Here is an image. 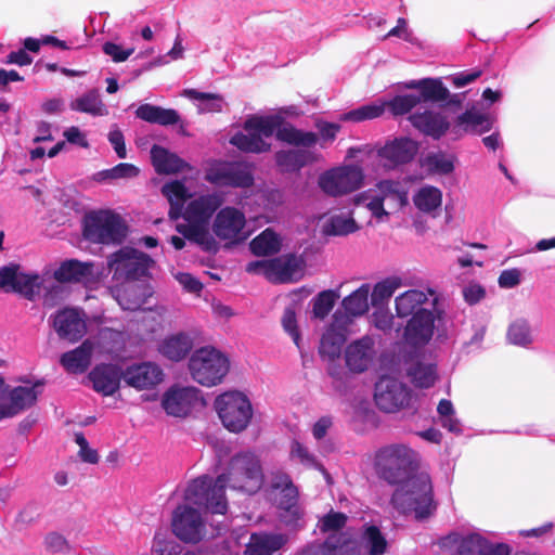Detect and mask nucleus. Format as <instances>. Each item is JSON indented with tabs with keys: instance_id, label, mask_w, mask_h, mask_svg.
Instances as JSON below:
<instances>
[{
	"instance_id": "f257e3e1",
	"label": "nucleus",
	"mask_w": 555,
	"mask_h": 555,
	"mask_svg": "<svg viewBox=\"0 0 555 555\" xmlns=\"http://www.w3.org/2000/svg\"><path fill=\"white\" fill-rule=\"evenodd\" d=\"M243 129L247 133L236 132L231 137L230 144L244 153L260 154L270 151L271 144L267 143L262 137L270 138L274 133L279 141L294 146L311 147L319 140L317 133L302 131L291 124H285L283 117L279 115H251L245 120Z\"/></svg>"
},
{
	"instance_id": "f03ea898",
	"label": "nucleus",
	"mask_w": 555,
	"mask_h": 555,
	"mask_svg": "<svg viewBox=\"0 0 555 555\" xmlns=\"http://www.w3.org/2000/svg\"><path fill=\"white\" fill-rule=\"evenodd\" d=\"M396 487L390 498V504L398 513L413 514L416 520H425L437 511L429 475L416 472Z\"/></svg>"
},
{
	"instance_id": "7ed1b4c3",
	"label": "nucleus",
	"mask_w": 555,
	"mask_h": 555,
	"mask_svg": "<svg viewBox=\"0 0 555 555\" xmlns=\"http://www.w3.org/2000/svg\"><path fill=\"white\" fill-rule=\"evenodd\" d=\"M373 467L379 479L396 486L418 472L420 459L408 444L391 443L376 450Z\"/></svg>"
},
{
	"instance_id": "20e7f679",
	"label": "nucleus",
	"mask_w": 555,
	"mask_h": 555,
	"mask_svg": "<svg viewBox=\"0 0 555 555\" xmlns=\"http://www.w3.org/2000/svg\"><path fill=\"white\" fill-rule=\"evenodd\" d=\"M225 488L227 479L224 475H219L215 480L204 475L189 483L184 500L198 507H205L212 514L224 515L228 511Z\"/></svg>"
},
{
	"instance_id": "39448f33",
	"label": "nucleus",
	"mask_w": 555,
	"mask_h": 555,
	"mask_svg": "<svg viewBox=\"0 0 555 555\" xmlns=\"http://www.w3.org/2000/svg\"><path fill=\"white\" fill-rule=\"evenodd\" d=\"M155 260L147 254L125 246L107 257V267L113 273V280L122 282L139 281L150 276V270Z\"/></svg>"
},
{
	"instance_id": "423d86ee",
	"label": "nucleus",
	"mask_w": 555,
	"mask_h": 555,
	"mask_svg": "<svg viewBox=\"0 0 555 555\" xmlns=\"http://www.w3.org/2000/svg\"><path fill=\"white\" fill-rule=\"evenodd\" d=\"M229 369V359L214 347H202L195 350L189 360L192 378L206 387L220 384Z\"/></svg>"
},
{
	"instance_id": "0eeeda50",
	"label": "nucleus",
	"mask_w": 555,
	"mask_h": 555,
	"mask_svg": "<svg viewBox=\"0 0 555 555\" xmlns=\"http://www.w3.org/2000/svg\"><path fill=\"white\" fill-rule=\"evenodd\" d=\"M227 486L234 490L256 493L263 485V473L259 459L251 452L234 455L229 463L228 472L223 474Z\"/></svg>"
},
{
	"instance_id": "6e6552de",
	"label": "nucleus",
	"mask_w": 555,
	"mask_h": 555,
	"mask_svg": "<svg viewBox=\"0 0 555 555\" xmlns=\"http://www.w3.org/2000/svg\"><path fill=\"white\" fill-rule=\"evenodd\" d=\"M128 233L124 219L111 210L88 215L83 224V236L96 244H121Z\"/></svg>"
},
{
	"instance_id": "1a4fd4ad",
	"label": "nucleus",
	"mask_w": 555,
	"mask_h": 555,
	"mask_svg": "<svg viewBox=\"0 0 555 555\" xmlns=\"http://www.w3.org/2000/svg\"><path fill=\"white\" fill-rule=\"evenodd\" d=\"M215 408L223 426L231 433H241L253 418V406L241 391L232 390L219 395Z\"/></svg>"
},
{
	"instance_id": "9d476101",
	"label": "nucleus",
	"mask_w": 555,
	"mask_h": 555,
	"mask_svg": "<svg viewBox=\"0 0 555 555\" xmlns=\"http://www.w3.org/2000/svg\"><path fill=\"white\" fill-rule=\"evenodd\" d=\"M205 179L211 184L247 189L254 185L253 165L243 162H221L212 165Z\"/></svg>"
},
{
	"instance_id": "9b49d317",
	"label": "nucleus",
	"mask_w": 555,
	"mask_h": 555,
	"mask_svg": "<svg viewBox=\"0 0 555 555\" xmlns=\"http://www.w3.org/2000/svg\"><path fill=\"white\" fill-rule=\"evenodd\" d=\"M364 180L361 167L341 166L323 173L319 179L322 191L331 196H341L359 190Z\"/></svg>"
},
{
	"instance_id": "f8f14e48",
	"label": "nucleus",
	"mask_w": 555,
	"mask_h": 555,
	"mask_svg": "<svg viewBox=\"0 0 555 555\" xmlns=\"http://www.w3.org/2000/svg\"><path fill=\"white\" fill-rule=\"evenodd\" d=\"M443 311L434 308L423 309L414 313L406 322L402 339L412 348H423L431 339L436 330V321L442 318Z\"/></svg>"
},
{
	"instance_id": "ddd939ff",
	"label": "nucleus",
	"mask_w": 555,
	"mask_h": 555,
	"mask_svg": "<svg viewBox=\"0 0 555 555\" xmlns=\"http://www.w3.org/2000/svg\"><path fill=\"white\" fill-rule=\"evenodd\" d=\"M412 391L403 383L389 376H383L375 384L374 401L386 413H393L410 406Z\"/></svg>"
},
{
	"instance_id": "4468645a",
	"label": "nucleus",
	"mask_w": 555,
	"mask_h": 555,
	"mask_svg": "<svg viewBox=\"0 0 555 555\" xmlns=\"http://www.w3.org/2000/svg\"><path fill=\"white\" fill-rule=\"evenodd\" d=\"M41 286L38 273H26L21 264L9 263L0 268V289L5 293H16L33 301Z\"/></svg>"
},
{
	"instance_id": "2eb2a0df",
	"label": "nucleus",
	"mask_w": 555,
	"mask_h": 555,
	"mask_svg": "<svg viewBox=\"0 0 555 555\" xmlns=\"http://www.w3.org/2000/svg\"><path fill=\"white\" fill-rule=\"evenodd\" d=\"M205 400L201 390L195 387H170L162 398V406L166 413L173 417L185 418L195 409L203 408Z\"/></svg>"
},
{
	"instance_id": "dca6fc26",
	"label": "nucleus",
	"mask_w": 555,
	"mask_h": 555,
	"mask_svg": "<svg viewBox=\"0 0 555 555\" xmlns=\"http://www.w3.org/2000/svg\"><path fill=\"white\" fill-rule=\"evenodd\" d=\"M171 527L175 535L185 543H198L206 533L201 513L186 504L175 509Z\"/></svg>"
},
{
	"instance_id": "f3484780",
	"label": "nucleus",
	"mask_w": 555,
	"mask_h": 555,
	"mask_svg": "<svg viewBox=\"0 0 555 555\" xmlns=\"http://www.w3.org/2000/svg\"><path fill=\"white\" fill-rule=\"evenodd\" d=\"M245 224V215L235 207L227 206L217 212L212 223V232L222 241L238 243L246 238Z\"/></svg>"
},
{
	"instance_id": "a211bd4d",
	"label": "nucleus",
	"mask_w": 555,
	"mask_h": 555,
	"mask_svg": "<svg viewBox=\"0 0 555 555\" xmlns=\"http://www.w3.org/2000/svg\"><path fill=\"white\" fill-rule=\"evenodd\" d=\"M52 325L61 339L76 343L86 332L87 325L80 310L66 307L55 312L52 317Z\"/></svg>"
},
{
	"instance_id": "6ab92c4d",
	"label": "nucleus",
	"mask_w": 555,
	"mask_h": 555,
	"mask_svg": "<svg viewBox=\"0 0 555 555\" xmlns=\"http://www.w3.org/2000/svg\"><path fill=\"white\" fill-rule=\"evenodd\" d=\"M94 391L102 396H113L120 388V382L124 379V370L120 365L114 363L96 364L88 374Z\"/></svg>"
},
{
	"instance_id": "aec40b11",
	"label": "nucleus",
	"mask_w": 555,
	"mask_h": 555,
	"mask_svg": "<svg viewBox=\"0 0 555 555\" xmlns=\"http://www.w3.org/2000/svg\"><path fill=\"white\" fill-rule=\"evenodd\" d=\"M163 378V370L152 362L133 364L124 370L125 383L138 390L151 389L158 385Z\"/></svg>"
},
{
	"instance_id": "412c9836",
	"label": "nucleus",
	"mask_w": 555,
	"mask_h": 555,
	"mask_svg": "<svg viewBox=\"0 0 555 555\" xmlns=\"http://www.w3.org/2000/svg\"><path fill=\"white\" fill-rule=\"evenodd\" d=\"M418 152V143L410 138H399L386 143L378 155L388 162L386 166L396 167L412 162Z\"/></svg>"
},
{
	"instance_id": "4be33fe9",
	"label": "nucleus",
	"mask_w": 555,
	"mask_h": 555,
	"mask_svg": "<svg viewBox=\"0 0 555 555\" xmlns=\"http://www.w3.org/2000/svg\"><path fill=\"white\" fill-rule=\"evenodd\" d=\"M374 354V341L371 337L365 336L347 346L345 362L351 372L363 373L367 370Z\"/></svg>"
},
{
	"instance_id": "5701e85b",
	"label": "nucleus",
	"mask_w": 555,
	"mask_h": 555,
	"mask_svg": "<svg viewBox=\"0 0 555 555\" xmlns=\"http://www.w3.org/2000/svg\"><path fill=\"white\" fill-rule=\"evenodd\" d=\"M222 203L223 198L220 194L202 195L188 204L182 217L191 223H206Z\"/></svg>"
},
{
	"instance_id": "b1692460",
	"label": "nucleus",
	"mask_w": 555,
	"mask_h": 555,
	"mask_svg": "<svg viewBox=\"0 0 555 555\" xmlns=\"http://www.w3.org/2000/svg\"><path fill=\"white\" fill-rule=\"evenodd\" d=\"M512 548L506 543H492L478 533L463 538L457 547V555H511Z\"/></svg>"
},
{
	"instance_id": "393cba45",
	"label": "nucleus",
	"mask_w": 555,
	"mask_h": 555,
	"mask_svg": "<svg viewBox=\"0 0 555 555\" xmlns=\"http://www.w3.org/2000/svg\"><path fill=\"white\" fill-rule=\"evenodd\" d=\"M409 120L418 131L436 140L444 135L450 128V124L443 115L431 111L414 113L409 116Z\"/></svg>"
},
{
	"instance_id": "a878e982",
	"label": "nucleus",
	"mask_w": 555,
	"mask_h": 555,
	"mask_svg": "<svg viewBox=\"0 0 555 555\" xmlns=\"http://www.w3.org/2000/svg\"><path fill=\"white\" fill-rule=\"evenodd\" d=\"M305 267L302 256L285 254L273 258V282L287 283L298 280Z\"/></svg>"
},
{
	"instance_id": "bb28decb",
	"label": "nucleus",
	"mask_w": 555,
	"mask_h": 555,
	"mask_svg": "<svg viewBox=\"0 0 555 555\" xmlns=\"http://www.w3.org/2000/svg\"><path fill=\"white\" fill-rule=\"evenodd\" d=\"M151 160L155 171L159 175L178 173L190 169V165L185 160L157 144L151 149Z\"/></svg>"
},
{
	"instance_id": "cd10ccee",
	"label": "nucleus",
	"mask_w": 555,
	"mask_h": 555,
	"mask_svg": "<svg viewBox=\"0 0 555 555\" xmlns=\"http://www.w3.org/2000/svg\"><path fill=\"white\" fill-rule=\"evenodd\" d=\"M92 352L93 344L86 339L77 348L64 352L60 358V363L70 374H82L91 364Z\"/></svg>"
},
{
	"instance_id": "c85d7f7f",
	"label": "nucleus",
	"mask_w": 555,
	"mask_h": 555,
	"mask_svg": "<svg viewBox=\"0 0 555 555\" xmlns=\"http://www.w3.org/2000/svg\"><path fill=\"white\" fill-rule=\"evenodd\" d=\"M298 499L299 491L295 485L279 490V498L276 502L281 509V520L285 525L294 526L302 517L304 512L298 504Z\"/></svg>"
},
{
	"instance_id": "c756f323",
	"label": "nucleus",
	"mask_w": 555,
	"mask_h": 555,
	"mask_svg": "<svg viewBox=\"0 0 555 555\" xmlns=\"http://www.w3.org/2000/svg\"><path fill=\"white\" fill-rule=\"evenodd\" d=\"M151 296V287L139 284L122 285L118 287L115 293V298L119 306L128 311L141 309Z\"/></svg>"
},
{
	"instance_id": "7c9ffc66",
	"label": "nucleus",
	"mask_w": 555,
	"mask_h": 555,
	"mask_svg": "<svg viewBox=\"0 0 555 555\" xmlns=\"http://www.w3.org/2000/svg\"><path fill=\"white\" fill-rule=\"evenodd\" d=\"M286 539L282 534L253 533L246 545L244 555H280L279 551L285 544Z\"/></svg>"
},
{
	"instance_id": "2f4dec72",
	"label": "nucleus",
	"mask_w": 555,
	"mask_h": 555,
	"mask_svg": "<svg viewBox=\"0 0 555 555\" xmlns=\"http://www.w3.org/2000/svg\"><path fill=\"white\" fill-rule=\"evenodd\" d=\"M435 294L431 288H428L427 293L420 289H409L400 294L395 299L397 317H412L418 310L425 309L423 305L429 300L428 295L435 296Z\"/></svg>"
},
{
	"instance_id": "473e14b6",
	"label": "nucleus",
	"mask_w": 555,
	"mask_h": 555,
	"mask_svg": "<svg viewBox=\"0 0 555 555\" xmlns=\"http://www.w3.org/2000/svg\"><path fill=\"white\" fill-rule=\"evenodd\" d=\"M43 382L37 380L31 387L17 386L10 391V403L5 404L8 410L7 414L14 416L22 411L31 408L37 402L40 391L37 388L41 387Z\"/></svg>"
},
{
	"instance_id": "72a5a7b5",
	"label": "nucleus",
	"mask_w": 555,
	"mask_h": 555,
	"mask_svg": "<svg viewBox=\"0 0 555 555\" xmlns=\"http://www.w3.org/2000/svg\"><path fill=\"white\" fill-rule=\"evenodd\" d=\"M193 348V339L186 333H178L166 337L158 346L159 353L166 359L179 362Z\"/></svg>"
},
{
	"instance_id": "f704fd0d",
	"label": "nucleus",
	"mask_w": 555,
	"mask_h": 555,
	"mask_svg": "<svg viewBox=\"0 0 555 555\" xmlns=\"http://www.w3.org/2000/svg\"><path fill=\"white\" fill-rule=\"evenodd\" d=\"M422 85V91L417 95L420 103H440L447 101L449 105H461V100L459 99V96L456 94L451 95L450 91L448 90L447 87H444L441 79L424 78Z\"/></svg>"
},
{
	"instance_id": "c9c22d12",
	"label": "nucleus",
	"mask_w": 555,
	"mask_h": 555,
	"mask_svg": "<svg viewBox=\"0 0 555 555\" xmlns=\"http://www.w3.org/2000/svg\"><path fill=\"white\" fill-rule=\"evenodd\" d=\"M92 267L90 262L68 259L53 272V278L60 283H79L92 274Z\"/></svg>"
},
{
	"instance_id": "e433bc0d",
	"label": "nucleus",
	"mask_w": 555,
	"mask_h": 555,
	"mask_svg": "<svg viewBox=\"0 0 555 555\" xmlns=\"http://www.w3.org/2000/svg\"><path fill=\"white\" fill-rule=\"evenodd\" d=\"M163 195L168 199L170 208L168 216L171 220H178L182 217L184 205L191 197L183 182L176 180L166 183L162 188Z\"/></svg>"
},
{
	"instance_id": "4c0bfd02",
	"label": "nucleus",
	"mask_w": 555,
	"mask_h": 555,
	"mask_svg": "<svg viewBox=\"0 0 555 555\" xmlns=\"http://www.w3.org/2000/svg\"><path fill=\"white\" fill-rule=\"evenodd\" d=\"M135 116L146 122L165 127L177 125L181 120V116L178 111L152 104L140 105L135 111Z\"/></svg>"
},
{
	"instance_id": "58836bf2",
	"label": "nucleus",
	"mask_w": 555,
	"mask_h": 555,
	"mask_svg": "<svg viewBox=\"0 0 555 555\" xmlns=\"http://www.w3.org/2000/svg\"><path fill=\"white\" fill-rule=\"evenodd\" d=\"M456 124L467 133L481 134L491 130L493 119L488 114L467 109L457 116Z\"/></svg>"
},
{
	"instance_id": "ea45409f",
	"label": "nucleus",
	"mask_w": 555,
	"mask_h": 555,
	"mask_svg": "<svg viewBox=\"0 0 555 555\" xmlns=\"http://www.w3.org/2000/svg\"><path fill=\"white\" fill-rule=\"evenodd\" d=\"M408 376L416 387L429 388L435 385L438 378L437 365L418 360L408 369Z\"/></svg>"
},
{
	"instance_id": "a19ab883",
	"label": "nucleus",
	"mask_w": 555,
	"mask_h": 555,
	"mask_svg": "<svg viewBox=\"0 0 555 555\" xmlns=\"http://www.w3.org/2000/svg\"><path fill=\"white\" fill-rule=\"evenodd\" d=\"M275 162L282 171L294 172L311 162V154L306 150L279 151L275 154Z\"/></svg>"
},
{
	"instance_id": "79ce46f5",
	"label": "nucleus",
	"mask_w": 555,
	"mask_h": 555,
	"mask_svg": "<svg viewBox=\"0 0 555 555\" xmlns=\"http://www.w3.org/2000/svg\"><path fill=\"white\" fill-rule=\"evenodd\" d=\"M280 236L271 229H266L249 243L250 251L255 256H270L281 250Z\"/></svg>"
},
{
	"instance_id": "37998d69",
	"label": "nucleus",
	"mask_w": 555,
	"mask_h": 555,
	"mask_svg": "<svg viewBox=\"0 0 555 555\" xmlns=\"http://www.w3.org/2000/svg\"><path fill=\"white\" fill-rule=\"evenodd\" d=\"M345 336L334 328L327 330L321 338L319 353L322 359L334 362L340 358Z\"/></svg>"
},
{
	"instance_id": "c03bdc74",
	"label": "nucleus",
	"mask_w": 555,
	"mask_h": 555,
	"mask_svg": "<svg viewBox=\"0 0 555 555\" xmlns=\"http://www.w3.org/2000/svg\"><path fill=\"white\" fill-rule=\"evenodd\" d=\"M69 107L72 111L90 114L92 116H103L107 113L105 104L102 102L95 89L72 101Z\"/></svg>"
},
{
	"instance_id": "a18cd8bd",
	"label": "nucleus",
	"mask_w": 555,
	"mask_h": 555,
	"mask_svg": "<svg viewBox=\"0 0 555 555\" xmlns=\"http://www.w3.org/2000/svg\"><path fill=\"white\" fill-rule=\"evenodd\" d=\"M415 207L425 214H430L442 204V192L433 185L421 188L413 196Z\"/></svg>"
},
{
	"instance_id": "49530a36",
	"label": "nucleus",
	"mask_w": 555,
	"mask_h": 555,
	"mask_svg": "<svg viewBox=\"0 0 555 555\" xmlns=\"http://www.w3.org/2000/svg\"><path fill=\"white\" fill-rule=\"evenodd\" d=\"M370 285L363 284L343 299V307L352 317L364 314L369 310Z\"/></svg>"
},
{
	"instance_id": "de8ad7c7",
	"label": "nucleus",
	"mask_w": 555,
	"mask_h": 555,
	"mask_svg": "<svg viewBox=\"0 0 555 555\" xmlns=\"http://www.w3.org/2000/svg\"><path fill=\"white\" fill-rule=\"evenodd\" d=\"M359 227L353 218L344 215L328 217L322 225L325 235L343 236L358 231Z\"/></svg>"
},
{
	"instance_id": "09e8293b",
	"label": "nucleus",
	"mask_w": 555,
	"mask_h": 555,
	"mask_svg": "<svg viewBox=\"0 0 555 555\" xmlns=\"http://www.w3.org/2000/svg\"><path fill=\"white\" fill-rule=\"evenodd\" d=\"M350 541L346 533L331 534L318 547L307 548L299 555H337V552L347 546Z\"/></svg>"
},
{
	"instance_id": "8fccbe9b",
	"label": "nucleus",
	"mask_w": 555,
	"mask_h": 555,
	"mask_svg": "<svg viewBox=\"0 0 555 555\" xmlns=\"http://www.w3.org/2000/svg\"><path fill=\"white\" fill-rule=\"evenodd\" d=\"M379 196L384 201H390L397 208H402L408 204V193L401 182L393 180H382L377 183Z\"/></svg>"
},
{
	"instance_id": "3c124183",
	"label": "nucleus",
	"mask_w": 555,
	"mask_h": 555,
	"mask_svg": "<svg viewBox=\"0 0 555 555\" xmlns=\"http://www.w3.org/2000/svg\"><path fill=\"white\" fill-rule=\"evenodd\" d=\"M362 542L370 555H383L387 550V540L375 525H364Z\"/></svg>"
},
{
	"instance_id": "603ef678",
	"label": "nucleus",
	"mask_w": 555,
	"mask_h": 555,
	"mask_svg": "<svg viewBox=\"0 0 555 555\" xmlns=\"http://www.w3.org/2000/svg\"><path fill=\"white\" fill-rule=\"evenodd\" d=\"M338 294L333 289L320 292L312 299V314L313 318L323 320L325 319L335 306L338 299Z\"/></svg>"
},
{
	"instance_id": "864d4df0",
	"label": "nucleus",
	"mask_w": 555,
	"mask_h": 555,
	"mask_svg": "<svg viewBox=\"0 0 555 555\" xmlns=\"http://www.w3.org/2000/svg\"><path fill=\"white\" fill-rule=\"evenodd\" d=\"M455 156H448L443 152L429 153L425 158L428 170L438 175H450L454 171Z\"/></svg>"
},
{
	"instance_id": "5fc2aeb1",
	"label": "nucleus",
	"mask_w": 555,
	"mask_h": 555,
	"mask_svg": "<svg viewBox=\"0 0 555 555\" xmlns=\"http://www.w3.org/2000/svg\"><path fill=\"white\" fill-rule=\"evenodd\" d=\"M138 175L139 169L134 165L128 163H120L111 169H105L96 172L93 178L95 181L102 182L105 180L134 178Z\"/></svg>"
},
{
	"instance_id": "6e6d98bb",
	"label": "nucleus",
	"mask_w": 555,
	"mask_h": 555,
	"mask_svg": "<svg viewBox=\"0 0 555 555\" xmlns=\"http://www.w3.org/2000/svg\"><path fill=\"white\" fill-rule=\"evenodd\" d=\"M401 285L402 280L398 276L388 278L378 282L374 286L371 295L372 305L375 306L386 299H389Z\"/></svg>"
},
{
	"instance_id": "4d7b16f0",
	"label": "nucleus",
	"mask_w": 555,
	"mask_h": 555,
	"mask_svg": "<svg viewBox=\"0 0 555 555\" xmlns=\"http://www.w3.org/2000/svg\"><path fill=\"white\" fill-rule=\"evenodd\" d=\"M393 116H402L410 113L420 103L417 94L396 95L388 102L384 103Z\"/></svg>"
},
{
	"instance_id": "13d9d810",
	"label": "nucleus",
	"mask_w": 555,
	"mask_h": 555,
	"mask_svg": "<svg viewBox=\"0 0 555 555\" xmlns=\"http://www.w3.org/2000/svg\"><path fill=\"white\" fill-rule=\"evenodd\" d=\"M385 112V104H367L344 114L343 119L360 122L382 116Z\"/></svg>"
},
{
	"instance_id": "bf43d9fd",
	"label": "nucleus",
	"mask_w": 555,
	"mask_h": 555,
	"mask_svg": "<svg viewBox=\"0 0 555 555\" xmlns=\"http://www.w3.org/2000/svg\"><path fill=\"white\" fill-rule=\"evenodd\" d=\"M184 94L195 101L203 103V109L211 113H219L222 109V96L216 93L199 92L195 89H186Z\"/></svg>"
},
{
	"instance_id": "052dcab7",
	"label": "nucleus",
	"mask_w": 555,
	"mask_h": 555,
	"mask_svg": "<svg viewBox=\"0 0 555 555\" xmlns=\"http://www.w3.org/2000/svg\"><path fill=\"white\" fill-rule=\"evenodd\" d=\"M291 455L293 457H297L300 463L305 465L313 466L325 476L327 481L331 480V475L325 469V467L320 462H318L315 457L309 453L308 449L300 442L296 440L293 441L291 447Z\"/></svg>"
},
{
	"instance_id": "680f3d73",
	"label": "nucleus",
	"mask_w": 555,
	"mask_h": 555,
	"mask_svg": "<svg viewBox=\"0 0 555 555\" xmlns=\"http://www.w3.org/2000/svg\"><path fill=\"white\" fill-rule=\"evenodd\" d=\"M153 555H180L181 545L175 540H166L160 533H156L151 547Z\"/></svg>"
},
{
	"instance_id": "e2e57ef3",
	"label": "nucleus",
	"mask_w": 555,
	"mask_h": 555,
	"mask_svg": "<svg viewBox=\"0 0 555 555\" xmlns=\"http://www.w3.org/2000/svg\"><path fill=\"white\" fill-rule=\"evenodd\" d=\"M507 338L514 345L526 346L531 343L530 327L525 321H517L508 327Z\"/></svg>"
},
{
	"instance_id": "0e129e2a",
	"label": "nucleus",
	"mask_w": 555,
	"mask_h": 555,
	"mask_svg": "<svg viewBox=\"0 0 555 555\" xmlns=\"http://www.w3.org/2000/svg\"><path fill=\"white\" fill-rule=\"evenodd\" d=\"M348 517L343 512H335L331 509L321 519L320 530L322 532L338 531L347 524Z\"/></svg>"
},
{
	"instance_id": "69168bd1",
	"label": "nucleus",
	"mask_w": 555,
	"mask_h": 555,
	"mask_svg": "<svg viewBox=\"0 0 555 555\" xmlns=\"http://www.w3.org/2000/svg\"><path fill=\"white\" fill-rule=\"evenodd\" d=\"M282 325L285 332L291 335L295 345L300 348V333L297 326L296 312L293 307H287L284 310L282 317Z\"/></svg>"
},
{
	"instance_id": "338daca9",
	"label": "nucleus",
	"mask_w": 555,
	"mask_h": 555,
	"mask_svg": "<svg viewBox=\"0 0 555 555\" xmlns=\"http://www.w3.org/2000/svg\"><path fill=\"white\" fill-rule=\"evenodd\" d=\"M101 337L103 341H111L113 344L111 347L106 348L108 352L113 353L124 350L125 334L122 332L112 328H104L101 332Z\"/></svg>"
},
{
	"instance_id": "774afa93",
	"label": "nucleus",
	"mask_w": 555,
	"mask_h": 555,
	"mask_svg": "<svg viewBox=\"0 0 555 555\" xmlns=\"http://www.w3.org/2000/svg\"><path fill=\"white\" fill-rule=\"evenodd\" d=\"M103 52L111 56L114 62L120 63L125 62L134 52V49L125 50L121 46L108 41L103 44Z\"/></svg>"
}]
</instances>
